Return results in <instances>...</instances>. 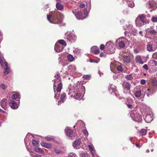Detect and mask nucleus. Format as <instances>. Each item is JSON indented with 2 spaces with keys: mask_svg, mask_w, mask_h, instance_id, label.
<instances>
[{
  "mask_svg": "<svg viewBox=\"0 0 157 157\" xmlns=\"http://www.w3.org/2000/svg\"><path fill=\"white\" fill-rule=\"evenodd\" d=\"M62 15L57 11L51 13L47 15V20L51 23L58 24L62 20Z\"/></svg>",
  "mask_w": 157,
  "mask_h": 157,
  "instance_id": "1",
  "label": "nucleus"
},
{
  "mask_svg": "<svg viewBox=\"0 0 157 157\" xmlns=\"http://www.w3.org/2000/svg\"><path fill=\"white\" fill-rule=\"evenodd\" d=\"M54 83V90L55 92V89L57 92H60L62 87V84L61 82V78L59 74H57L55 76Z\"/></svg>",
  "mask_w": 157,
  "mask_h": 157,
  "instance_id": "2",
  "label": "nucleus"
},
{
  "mask_svg": "<svg viewBox=\"0 0 157 157\" xmlns=\"http://www.w3.org/2000/svg\"><path fill=\"white\" fill-rule=\"evenodd\" d=\"M77 93L74 95V98L78 100H80L82 98L85 93V88L81 85H79L75 87Z\"/></svg>",
  "mask_w": 157,
  "mask_h": 157,
  "instance_id": "3",
  "label": "nucleus"
},
{
  "mask_svg": "<svg viewBox=\"0 0 157 157\" xmlns=\"http://www.w3.org/2000/svg\"><path fill=\"white\" fill-rule=\"evenodd\" d=\"M130 115L134 121L138 122H140L141 121L142 119L141 115L137 113L136 111L132 112Z\"/></svg>",
  "mask_w": 157,
  "mask_h": 157,
  "instance_id": "4",
  "label": "nucleus"
},
{
  "mask_svg": "<svg viewBox=\"0 0 157 157\" xmlns=\"http://www.w3.org/2000/svg\"><path fill=\"white\" fill-rule=\"evenodd\" d=\"M132 25L131 24H129V23H128V24H127L126 25V27H124V29H129L130 30L129 32L128 31H125L124 32V34L126 36H129V34H133L134 35H135L136 34V33H132V32L131 31V30H132Z\"/></svg>",
  "mask_w": 157,
  "mask_h": 157,
  "instance_id": "5",
  "label": "nucleus"
},
{
  "mask_svg": "<svg viewBox=\"0 0 157 157\" xmlns=\"http://www.w3.org/2000/svg\"><path fill=\"white\" fill-rule=\"evenodd\" d=\"M148 7L149 9H151V12L157 8V2L155 0L150 1L149 2Z\"/></svg>",
  "mask_w": 157,
  "mask_h": 157,
  "instance_id": "6",
  "label": "nucleus"
},
{
  "mask_svg": "<svg viewBox=\"0 0 157 157\" xmlns=\"http://www.w3.org/2000/svg\"><path fill=\"white\" fill-rule=\"evenodd\" d=\"M122 85L124 92L127 93L130 92L131 85L129 82H124Z\"/></svg>",
  "mask_w": 157,
  "mask_h": 157,
  "instance_id": "7",
  "label": "nucleus"
},
{
  "mask_svg": "<svg viewBox=\"0 0 157 157\" xmlns=\"http://www.w3.org/2000/svg\"><path fill=\"white\" fill-rule=\"evenodd\" d=\"M65 132H66V135L71 139L73 140L74 138V136L73 131L69 128L68 127L66 128L65 129Z\"/></svg>",
  "mask_w": 157,
  "mask_h": 157,
  "instance_id": "8",
  "label": "nucleus"
},
{
  "mask_svg": "<svg viewBox=\"0 0 157 157\" xmlns=\"http://www.w3.org/2000/svg\"><path fill=\"white\" fill-rule=\"evenodd\" d=\"M81 143V139H78L75 140L73 144V146L75 149H78L81 147L80 144Z\"/></svg>",
  "mask_w": 157,
  "mask_h": 157,
  "instance_id": "9",
  "label": "nucleus"
},
{
  "mask_svg": "<svg viewBox=\"0 0 157 157\" xmlns=\"http://www.w3.org/2000/svg\"><path fill=\"white\" fill-rule=\"evenodd\" d=\"M0 105L2 108L6 110L8 107L7 100L5 98L3 99L0 102Z\"/></svg>",
  "mask_w": 157,
  "mask_h": 157,
  "instance_id": "10",
  "label": "nucleus"
},
{
  "mask_svg": "<svg viewBox=\"0 0 157 157\" xmlns=\"http://www.w3.org/2000/svg\"><path fill=\"white\" fill-rule=\"evenodd\" d=\"M63 48V46L59 44H56L55 46V50L57 52H60L62 51Z\"/></svg>",
  "mask_w": 157,
  "mask_h": 157,
  "instance_id": "11",
  "label": "nucleus"
},
{
  "mask_svg": "<svg viewBox=\"0 0 157 157\" xmlns=\"http://www.w3.org/2000/svg\"><path fill=\"white\" fill-rule=\"evenodd\" d=\"M137 17L139 18V19L140 20V21H142L144 24L148 23V21L146 20V17L144 15H140Z\"/></svg>",
  "mask_w": 157,
  "mask_h": 157,
  "instance_id": "12",
  "label": "nucleus"
},
{
  "mask_svg": "<svg viewBox=\"0 0 157 157\" xmlns=\"http://www.w3.org/2000/svg\"><path fill=\"white\" fill-rule=\"evenodd\" d=\"M66 39L69 41H71L72 40H75L76 38L75 35L70 33L66 34Z\"/></svg>",
  "mask_w": 157,
  "mask_h": 157,
  "instance_id": "13",
  "label": "nucleus"
},
{
  "mask_svg": "<svg viewBox=\"0 0 157 157\" xmlns=\"http://www.w3.org/2000/svg\"><path fill=\"white\" fill-rule=\"evenodd\" d=\"M122 59L124 62L127 63H128L131 62V57L129 56L123 55Z\"/></svg>",
  "mask_w": 157,
  "mask_h": 157,
  "instance_id": "14",
  "label": "nucleus"
},
{
  "mask_svg": "<svg viewBox=\"0 0 157 157\" xmlns=\"http://www.w3.org/2000/svg\"><path fill=\"white\" fill-rule=\"evenodd\" d=\"M9 105L10 107L13 109H17L18 106L16 102L13 100H11L9 103Z\"/></svg>",
  "mask_w": 157,
  "mask_h": 157,
  "instance_id": "15",
  "label": "nucleus"
},
{
  "mask_svg": "<svg viewBox=\"0 0 157 157\" xmlns=\"http://www.w3.org/2000/svg\"><path fill=\"white\" fill-rule=\"evenodd\" d=\"M157 47L156 46H153L151 44H148L147 45V50L149 52L155 51Z\"/></svg>",
  "mask_w": 157,
  "mask_h": 157,
  "instance_id": "16",
  "label": "nucleus"
},
{
  "mask_svg": "<svg viewBox=\"0 0 157 157\" xmlns=\"http://www.w3.org/2000/svg\"><path fill=\"white\" fill-rule=\"evenodd\" d=\"M153 119V118L152 116L151 115H146L144 119L145 121L147 123H150Z\"/></svg>",
  "mask_w": 157,
  "mask_h": 157,
  "instance_id": "17",
  "label": "nucleus"
},
{
  "mask_svg": "<svg viewBox=\"0 0 157 157\" xmlns=\"http://www.w3.org/2000/svg\"><path fill=\"white\" fill-rule=\"evenodd\" d=\"M72 12L75 14L76 18L78 20H82L84 18H82V13L81 12L78 11L76 14H75L73 11H72Z\"/></svg>",
  "mask_w": 157,
  "mask_h": 157,
  "instance_id": "18",
  "label": "nucleus"
},
{
  "mask_svg": "<svg viewBox=\"0 0 157 157\" xmlns=\"http://www.w3.org/2000/svg\"><path fill=\"white\" fill-rule=\"evenodd\" d=\"M68 69L70 70L69 71L72 73L75 72L76 68V67L74 65H70L68 67Z\"/></svg>",
  "mask_w": 157,
  "mask_h": 157,
  "instance_id": "19",
  "label": "nucleus"
},
{
  "mask_svg": "<svg viewBox=\"0 0 157 157\" xmlns=\"http://www.w3.org/2000/svg\"><path fill=\"white\" fill-rule=\"evenodd\" d=\"M135 60L136 63H139L143 64L144 62L142 60L141 56H136L135 57Z\"/></svg>",
  "mask_w": 157,
  "mask_h": 157,
  "instance_id": "20",
  "label": "nucleus"
},
{
  "mask_svg": "<svg viewBox=\"0 0 157 157\" xmlns=\"http://www.w3.org/2000/svg\"><path fill=\"white\" fill-rule=\"evenodd\" d=\"M139 18L137 17L136 19L135 23L136 25L137 26L140 27L145 25L143 22L140 21Z\"/></svg>",
  "mask_w": 157,
  "mask_h": 157,
  "instance_id": "21",
  "label": "nucleus"
},
{
  "mask_svg": "<svg viewBox=\"0 0 157 157\" xmlns=\"http://www.w3.org/2000/svg\"><path fill=\"white\" fill-rule=\"evenodd\" d=\"M40 144L42 146L48 149H50L52 148V145L51 144L41 142L40 143Z\"/></svg>",
  "mask_w": 157,
  "mask_h": 157,
  "instance_id": "22",
  "label": "nucleus"
},
{
  "mask_svg": "<svg viewBox=\"0 0 157 157\" xmlns=\"http://www.w3.org/2000/svg\"><path fill=\"white\" fill-rule=\"evenodd\" d=\"M91 51L94 53L97 54L99 53V50L97 47H93L91 48Z\"/></svg>",
  "mask_w": 157,
  "mask_h": 157,
  "instance_id": "23",
  "label": "nucleus"
},
{
  "mask_svg": "<svg viewBox=\"0 0 157 157\" xmlns=\"http://www.w3.org/2000/svg\"><path fill=\"white\" fill-rule=\"evenodd\" d=\"M106 51L107 53L108 54H113L115 52V48L114 46L111 45V47H109V49L107 50Z\"/></svg>",
  "mask_w": 157,
  "mask_h": 157,
  "instance_id": "24",
  "label": "nucleus"
},
{
  "mask_svg": "<svg viewBox=\"0 0 157 157\" xmlns=\"http://www.w3.org/2000/svg\"><path fill=\"white\" fill-rule=\"evenodd\" d=\"M146 92L147 96L149 97L150 96L152 95L155 91H154L152 89L150 88L147 89Z\"/></svg>",
  "mask_w": 157,
  "mask_h": 157,
  "instance_id": "25",
  "label": "nucleus"
},
{
  "mask_svg": "<svg viewBox=\"0 0 157 157\" xmlns=\"http://www.w3.org/2000/svg\"><path fill=\"white\" fill-rule=\"evenodd\" d=\"M20 95L18 93L13 92L11 96V98L13 99H15L17 98H20Z\"/></svg>",
  "mask_w": 157,
  "mask_h": 157,
  "instance_id": "26",
  "label": "nucleus"
},
{
  "mask_svg": "<svg viewBox=\"0 0 157 157\" xmlns=\"http://www.w3.org/2000/svg\"><path fill=\"white\" fill-rule=\"evenodd\" d=\"M120 39H119L117 40L116 41L117 42H119V43L118 44V46L120 48H123L125 47V44L124 42L122 41H120Z\"/></svg>",
  "mask_w": 157,
  "mask_h": 157,
  "instance_id": "27",
  "label": "nucleus"
},
{
  "mask_svg": "<svg viewBox=\"0 0 157 157\" xmlns=\"http://www.w3.org/2000/svg\"><path fill=\"white\" fill-rule=\"evenodd\" d=\"M56 7L57 9L59 10H61L63 9V6L61 3L57 2L56 5Z\"/></svg>",
  "mask_w": 157,
  "mask_h": 157,
  "instance_id": "28",
  "label": "nucleus"
},
{
  "mask_svg": "<svg viewBox=\"0 0 157 157\" xmlns=\"http://www.w3.org/2000/svg\"><path fill=\"white\" fill-rule=\"evenodd\" d=\"M66 97V94L65 93L62 94L60 97V101L62 102H64L65 100Z\"/></svg>",
  "mask_w": 157,
  "mask_h": 157,
  "instance_id": "29",
  "label": "nucleus"
},
{
  "mask_svg": "<svg viewBox=\"0 0 157 157\" xmlns=\"http://www.w3.org/2000/svg\"><path fill=\"white\" fill-rule=\"evenodd\" d=\"M109 90H111L112 91L114 92H115L117 91V90L116 89V86L113 84L111 85H110V87L109 88Z\"/></svg>",
  "mask_w": 157,
  "mask_h": 157,
  "instance_id": "30",
  "label": "nucleus"
},
{
  "mask_svg": "<svg viewBox=\"0 0 157 157\" xmlns=\"http://www.w3.org/2000/svg\"><path fill=\"white\" fill-rule=\"evenodd\" d=\"M67 59L70 62H72L75 60V58L71 55L69 54L67 56Z\"/></svg>",
  "mask_w": 157,
  "mask_h": 157,
  "instance_id": "31",
  "label": "nucleus"
},
{
  "mask_svg": "<svg viewBox=\"0 0 157 157\" xmlns=\"http://www.w3.org/2000/svg\"><path fill=\"white\" fill-rule=\"evenodd\" d=\"M35 150L36 151L38 152H40L42 153H43V154H45V152L44 150H42L41 148H37V147H36L35 148Z\"/></svg>",
  "mask_w": 157,
  "mask_h": 157,
  "instance_id": "32",
  "label": "nucleus"
},
{
  "mask_svg": "<svg viewBox=\"0 0 157 157\" xmlns=\"http://www.w3.org/2000/svg\"><path fill=\"white\" fill-rule=\"evenodd\" d=\"M77 124L78 125H80V126L81 128H82L85 126L84 123L81 120H80L78 121Z\"/></svg>",
  "mask_w": 157,
  "mask_h": 157,
  "instance_id": "33",
  "label": "nucleus"
},
{
  "mask_svg": "<svg viewBox=\"0 0 157 157\" xmlns=\"http://www.w3.org/2000/svg\"><path fill=\"white\" fill-rule=\"evenodd\" d=\"M5 68L4 71V75H7L10 72V68L8 66L7 67H5Z\"/></svg>",
  "mask_w": 157,
  "mask_h": 157,
  "instance_id": "34",
  "label": "nucleus"
},
{
  "mask_svg": "<svg viewBox=\"0 0 157 157\" xmlns=\"http://www.w3.org/2000/svg\"><path fill=\"white\" fill-rule=\"evenodd\" d=\"M110 45H111V41H109L106 43L105 45V47L106 48V50H107L109 49V47H111V46H110Z\"/></svg>",
  "mask_w": 157,
  "mask_h": 157,
  "instance_id": "35",
  "label": "nucleus"
},
{
  "mask_svg": "<svg viewBox=\"0 0 157 157\" xmlns=\"http://www.w3.org/2000/svg\"><path fill=\"white\" fill-rule=\"evenodd\" d=\"M127 3L128 6L131 8H132L135 6L134 3L132 0H130L129 2H127Z\"/></svg>",
  "mask_w": 157,
  "mask_h": 157,
  "instance_id": "36",
  "label": "nucleus"
},
{
  "mask_svg": "<svg viewBox=\"0 0 157 157\" xmlns=\"http://www.w3.org/2000/svg\"><path fill=\"white\" fill-rule=\"evenodd\" d=\"M125 78L129 80H132L133 79V77L132 76V74H131L129 75H126L125 77Z\"/></svg>",
  "mask_w": 157,
  "mask_h": 157,
  "instance_id": "37",
  "label": "nucleus"
},
{
  "mask_svg": "<svg viewBox=\"0 0 157 157\" xmlns=\"http://www.w3.org/2000/svg\"><path fill=\"white\" fill-rule=\"evenodd\" d=\"M45 139L48 141H51L54 140V138L53 136H48L45 137Z\"/></svg>",
  "mask_w": 157,
  "mask_h": 157,
  "instance_id": "38",
  "label": "nucleus"
},
{
  "mask_svg": "<svg viewBox=\"0 0 157 157\" xmlns=\"http://www.w3.org/2000/svg\"><path fill=\"white\" fill-rule=\"evenodd\" d=\"M140 133L141 136H144L146 134L147 131L145 129H142L141 130Z\"/></svg>",
  "mask_w": 157,
  "mask_h": 157,
  "instance_id": "39",
  "label": "nucleus"
},
{
  "mask_svg": "<svg viewBox=\"0 0 157 157\" xmlns=\"http://www.w3.org/2000/svg\"><path fill=\"white\" fill-rule=\"evenodd\" d=\"M141 95V91H136L135 93V95L136 98H139L140 97Z\"/></svg>",
  "mask_w": 157,
  "mask_h": 157,
  "instance_id": "40",
  "label": "nucleus"
},
{
  "mask_svg": "<svg viewBox=\"0 0 157 157\" xmlns=\"http://www.w3.org/2000/svg\"><path fill=\"white\" fill-rule=\"evenodd\" d=\"M32 144L34 147H37L39 145V144L35 140L32 141Z\"/></svg>",
  "mask_w": 157,
  "mask_h": 157,
  "instance_id": "41",
  "label": "nucleus"
},
{
  "mask_svg": "<svg viewBox=\"0 0 157 157\" xmlns=\"http://www.w3.org/2000/svg\"><path fill=\"white\" fill-rule=\"evenodd\" d=\"M67 157H78L74 153H70Z\"/></svg>",
  "mask_w": 157,
  "mask_h": 157,
  "instance_id": "42",
  "label": "nucleus"
},
{
  "mask_svg": "<svg viewBox=\"0 0 157 157\" xmlns=\"http://www.w3.org/2000/svg\"><path fill=\"white\" fill-rule=\"evenodd\" d=\"M59 44H62L64 46H66L67 45L66 42L63 40H59Z\"/></svg>",
  "mask_w": 157,
  "mask_h": 157,
  "instance_id": "43",
  "label": "nucleus"
},
{
  "mask_svg": "<svg viewBox=\"0 0 157 157\" xmlns=\"http://www.w3.org/2000/svg\"><path fill=\"white\" fill-rule=\"evenodd\" d=\"M146 31L147 33H149L151 35L154 34L156 33V31L154 29L149 31L146 30Z\"/></svg>",
  "mask_w": 157,
  "mask_h": 157,
  "instance_id": "44",
  "label": "nucleus"
},
{
  "mask_svg": "<svg viewBox=\"0 0 157 157\" xmlns=\"http://www.w3.org/2000/svg\"><path fill=\"white\" fill-rule=\"evenodd\" d=\"M7 87V86L4 84H1L0 85V88L3 90H5Z\"/></svg>",
  "mask_w": 157,
  "mask_h": 157,
  "instance_id": "45",
  "label": "nucleus"
},
{
  "mask_svg": "<svg viewBox=\"0 0 157 157\" xmlns=\"http://www.w3.org/2000/svg\"><path fill=\"white\" fill-rule=\"evenodd\" d=\"M127 103H128L130 105H133L134 102L132 99H128L127 100V101L126 103V104Z\"/></svg>",
  "mask_w": 157,
  "mask_h": 157,
  "instance_id": "46",
  "label": "nucleus"
},
{
  "mask_svg": "<svg viewBox=\"0 0 157 157\" xmlns=\"http://www.w3.org/2000/svg\"><path fill=\"white\" fill-rule=\"evenodd\" d=\"M80 50L77 48H75L73 51V52L75 54H77L80 53Z\"/></svg>",
  "mask_w": 157,
  "mask_h": 157,
  "instance_id": "47",
  "label": "nucleus"
},
{
  "mask_svg": "<svg viewBox=\"0 0 157 157\" xmlns=\"http://www.w3.org/2000/svg\"><path fill=\"white\" fill-rule=\"evenodd\" d=\"M88 147L89 148V149L91 151V154L93 156H94V154L92 152V151H94V149L92 147V146L90 145H88Z\"/></svg>",
  "mask_w": 157,
  "mask_h": 157,
  "instance_id": "48",
  "label": "nucleus"
},
{
  "mask_svg": "<svg viewBox=\"0 0 157 157\" xmlns=\"http://www.w3.org/2000/svg\"><path fill=\"white\" fill-rule=\"evenodd\" d=\"M5 61L4 59L3 58H0V63L2 66L3 65V62Z\"/></svg>",
  "mask_w": 157,
  "mask_h": 157,
  "instance_id": "49",
  "label": "nucleus"
},
{
  "mask_svg": "<svg viewBox=\"0 0 157 157\" xmlns=\"http://www.w3.org/2000/svg\"><path fill=\"white\" fill-rule=\"evenodd\" d=\"M117 69L118 71H122L123 70L122 67L120 65L117 66Z\"/></svg>",
  "mask_w": 157,
  "mask_h": 157,
  "instance_id": "50",
  "label": "nucleus"
},
{
  "mask_svg": "<svg viewBox=\"0 0 157 157\" xmlns=\"http://www.w3.org/2000/svg\"><path fill=\"white\" fill-rule=\"evenodd\" d=\"M151 21L153 22H157V17H153L152 18Z\"/></svg>",
  "mask_w": 157,
  "mask_h": 157,
  "instance_id": "51",
  "label": "nucleus"
},
{
  "mask_svg": "<svg viewBox=\"0 0 157 157\" xmlns=\"http://www.w3.org/2000/svg\"><path fill=\"white\" fill-rule=\"evenodd\" d=\"M152 82V85L155 86L157 85V81L155 80H153Z\"/></svg>",
  "mask_w": 157,
  "mask_h": 157,
  "instance_id": "52",
  "label": "nucleus"
},
{
  "mask_svg": "<svg viewBox=\"0 0 157 157\" xmlns=\"http://www.w3.org/2000/svg\"><path fill=\"white\" fill-rule=\"evenodd\" d=\"M3 65V66H2V68L7 67L8 66V64L7 62L6 61L4 62Z\"/></svg>",
  "mask_w": 157,
  "mask_h": 157,
  "instance_id": "53",
  "label": "nucleus"
},
{
  "mask_svg": "<svg viewBox=\"0 0 157 157\" xmlns=\"http://www.w3.org/2000/svg\"><path fill=\"white\" fill-rule=\"evenodd\" d=\"M83 132L86 136H88V133L86 130H83Z\"/></svg>",
  "mask_w": 157,
  "mask_h": 157,
  "instance_id": "54",
  "label": "nucleus"
},
{
  "mask_svg": "<svg viewBox=\"0 0 157 157\" xmlns=\"http://www.w3.org/2000/svg\"><path fill=\"white\" fill-rule=\"evenodd\" d=\"M90 61L91 63L94 62L96 63H98L99 62L98 60H95L93 59H90Z\"/></svg>",
  "mask_w": 157,
  "mask_h": 157,
  "instance_id": "55",
  "label": "nucleus"
},
{
  "mask_svg": "<svg viewBox=\"0 0 157 157\" xmlns=\"http://www.w3.org/2000/svg\"><path fill=\"white\" fill-rule=\"evenodd\" d=\"M126 105L128 108L130 109H132L133 108V105H130L128 103H127Z\"/></svg>",
  "mask_w": 157,
  "mask_h": 157,
  "instance_id": "56",
  "label": "nucleus"
},
{
  "mask_svg": "<svg viewBox=\"0 0 157 157\" xmlns=\"http://www.w3.org/2000/svg\"><path fill=\"white\" fill-rule=\"evenodd\" d=\"M146 83V80L144 79H142L140 81V84L142 85H144Z\"/></svg>",
  "mask_w": 157,
  "mask_h": 157,
  "instance_id": "57",
  "label": "nucleus"
},
{
  "mask_svg": "<svg viewBox=\"0 0 157 157\" xmlns=\"http://www.w3.org/2000/svg\"><path fill=\"white\" fill-rule=\"evenodd\" d=\"M143 67L144 69H145L146 70H148V66L146 64L144 65Z\"/></svg>",
  "mask_w": 157,
  "mask_h": 157,
  "instance_id": "58",
  "label": "nucleus"
},
{
  "mask_svg": "<svg viewBox=\"0 0 157 157\" xmlns=\"http://www.w3.org/2000/svg\"><path fill=\"white\" fill-rule=\"evenodd\" d=\"M104 48H105V46L104 45H103V44H101L100 45V49L101 50H103L104 49Z\"/></svg>",
  "mask_w": 157,
  "mask_h": 157,
  "instance_id": "59",
  "label": "nucleus"
},
{
  "mask_svg": "<svg viewBox=\"0 0 157 157\" xmlns=\"http://www.w3.org/2000/svg\"><path fill=\"white\" fill-rule=\"evenodd\" d=\"M100 56L101 57H106V56L104 53H101L100 54Z\"/></svg>",
  "mask_w": 157,
  "mask_h": 157,
  "instance_id": "60",
  "label": "nucleus"
},
{
  "mask_svg": "<svg viewBox=\"0 0 157 157\" xmlns=\"http://www.w3.org/2000/svg\"><path fill=\"white\" fill-rule=\"evenodd\" d=\"M152 63H153L155 66H157V62L155 60H153L152 61Z\"/></svg>",
  "mask_w": 157,
  "mask_h": 157,
  "instance_id": "61",
  "label": "nucleus"
},
{
  "mask_svg": "<svg viewBox=\"0 0 157 157\" xmlns=\"http://www.w3.org/2000/svg\"><path fill=\"white\" fill-rule=\"evenodd\" d=\"M86 6V5L85 4H81L80 5V7L81 8H83Z\"/></svg>",
  "mask_w": 157,
  "mask_h": 157,
  "instance_id": "62",
  "label": "nucleus"
},
{
  "mask_svg": "<svg viewBox=\"0 0 157 157\" xmlns=\"http://www.w3.org/2000/svg\"><path fill=\"white\" fill-rule=\"evenodd\" d=\"M84 13L85 14H87L88 13L87 9H84Z\"/></svg>",
  "mask_w": 157,
  "mask_h": 157,
  "instance_id": "63",
  "label": "nucleus"
},
{
  "mask_svg": "<svg viewBox=\"0 0 157 157\" xmlns=\"http://www.w3.org/2000/svg\"><path fill=\"white\" fill-rule=\"evenodd\" d=\"M82 157H88V155L86 154H83L82 155Z\"/></svg>",
  "mask_w": 157,
  "mask_h": 157,
  "instance_id": "64",
  "label": "nucleus"
}]
</instances>
